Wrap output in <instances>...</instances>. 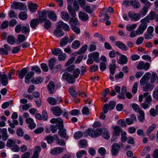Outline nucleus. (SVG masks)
Masks as SVG:
<instances>
[{
  "instance_id": "f257e3e1",
  "label": "nucleus",
  "mask_w": 158,
  "mask_h": 158,
  "mask_svg": "<svg viewBox=\"0 0 158 158\" xmlns=\"http://www.w3.org/2000/svg\"><path fill=\"white\" fill-rule=\"evenodd\" d=\"M69 72L73 73V75L65 72L62 75V78L65 79L69 84H73L75 81V78H77L80 73V70H68Z\"/></svg>"
},
{
  "instance_id": "f03ea898",
  "label": "nucleus",
  "mask_w": 158,
  "mask_h": 158,
  "mask_svg": "<svg viewBox=\"0 0 158 158\" xmlns=\"http://www.w3.org/2000/svg\"><path fill=\"white\" fill-rule=\"evenodd\" d=\"M74 34H72V35L69 37L66 36L62 38L60 42V47H64L67 45L68 43H71L75 37H74Z\"/></svg>"
},
{
  "instance_id": "7ed1b4c3",
  "label": "nucleus",
  "mask_w": 158,
  "mask_h": 158,
  "mask_svg": "<svg viewBox=\"0 0 158 158\" xmlns=\"http://www.w3.org/2000/svg\"><path fill=\"white\" fill-rule=\"evenodd\" d=\"M102 132V130L101 128H98L95 131L91 128H89L86 131V133L90 136L94 137L100 135Z\"/></svg>"
},
{
  "instance_id": "20e7f679",
  "label": "nucleus",
  "mask_w": 158,
  "mask_h": 158,
  "mask_svg": "<svg viewBox=\"0 0 158 158\" xmlns=\"http://www.w3.org/2000/svg\"><path fill=\"white\" fill-rule=\"evenodd\" d=\"M150 20L148 17L147 16L140 20L141 23L139 25V27L143 31H144L147 27V23L150 22Z\"/></svg>"
},
{
  "instance_id": "39448f33",
  "label": "nucleus",
  "mask_w": 158,
  "mask_h": 158,
  "mask_svg": "<svg viewBox=\"0 0 158 158\" xmlns=\"http://www.w3.org/2000/svg\"><path fill=\"white\" fill-rule=\"evenodd\" d=\"M47 101L52 106L59 104L62 101L60 98L57 97L56 98L53 97H49L48 98Z\"/></svg>"
},
{
  "instance_id": "423d86ee",
  "label": "nucleus",
  "mask_w": 158,
  "mask_h": 158,
  "mask_svg": "<svg viewBox=\"0 0 158 158\" xmlns=\"http://www.w3.org/2000/svg\"><path fill=\"white\" fill-rule=\"evenodd\" d=\"M151 75V73L149 72L145 73L140 81V84L142 85H144L149 80Z\"/></svg>"
},
{
  "instance_id": "0eeeda50",
  "label": "nucleus",
  "mask_w": 158,
  "mask_h": 158,
  "mask_svg": "<svg viewBox=\"0 0 158 158\" xmlns=\"http://www.w3.org/2000/svg\"><path fill=\"white\" fill-rule=\"evenodd\" d=\"M13 9L15 10H23L26 7V5L20 2H13L12 5Z\"/></svg>"
},
{
  "instance_id": "6e6552de",
  "label": "nucleus",
  "mask_w": 158,
  "mask_h": 158,
  "mask_svg": "<svg viewBox=\"0 0 158 158\" xmlns=\"http://www.w3.org/2000/svg\"><path fill=\"white\" fill-rule=\"evenodd\" d=\"M150 66V64L148 62L144 63L143 61L139 62L137 64V69H148Z\"/></svg>"
},
{
  "instance_id": "1a4fd4ad",
  "label": "nucleus",
  "mask_w": 158,
  "mask_h": 158,
  "mask_svg": "<svg viewBox=\"0 0 158 158\" xmlns=\"http://www.w3.org/2000/svg\"><path fill=\"white\" fill-rule=\"evenodd\" d=\"M120 148V146L119 144L116 143L112 145L111 152L113 156H116L118 155Z\"/></svg>"
},
{
  "instance_id": "9d476101",
  "label": "nucleus",
  "mask_w": 158,
  "mask_h": 158,
  "mask_svg": "<svg viewBox=\"0 0 158 158\" xmlns=\"http://www.w3.org/2000/svg\"><path fill=\"white\" fill-rule=\"evenodd\" d=\"M3 48H0V53L6 55L8 54V52L11 49L10 47L7 44H5L3 46Z\"/></svg>"
},
{
  "instance_id": "9b49d317",
  "label": "nucleus",
  "mask_w": 158,
  "mask_h": 158,
  "mask_svg": "<svg viewBox=\"0 0 158 158\" xmlns=\"http://www.w3.org/2000/svg\"><path fill=\"white\" fill-rule=\"evenodd\" d=\"M63 126V123H57L50 126V129L53 133H55L57 132L58 129H60V127Z\"/></svg>"
},
{
  "instance_id": "f8f14e48",
  "label": "nucleus",
  "mask_w": 158,
  "mask_h": 158,
  "mask_svg": "<svg viewBox=\"0 0 158 158\" xmlns=\"http://www.w3.org/2000/svg\"><path fill=\"white\" fill-rule=\"evenodd\" d=\"M51 110L53 112L54 115L59 116L62 113V111L61 108L59 106L52 107Z\"/></svg>"
},
{
  "instance_id": "ddd939ff",
  "label": "nucleus",
  "mask_w": 158,
  "mask_h": 158,
  "mask_svg": "<svg viewBox=\"0 0 158 158\" xmlns=\"http://www.w3.org/2000/svg\"><path fill=\"white\" fill-rule=\"evenodd\" d=\"M120 56L117 60L118 63L120 64H126L128 62L127 57L124 55L120 54Z\"/></svg>"
},
{
  "instance_id": "4468645a",
  "label": "nucleus",
  "mask_w": 158,
  "mask_h": 158,
  "mask_svg": "<svg viewBox=\"0 0 158 158\" xmlns=\"http://www.w3.org/2000/svg\"><path fill=\"white\" fill-rule=\"evenodd\" d=\"M128 16L132 21H136L140 18V15L138 13H134L133 12H129L128 13Z\"/></svg>"
},
{
  "instance_id": "2eb2a0df",
  "label": "nucleus",
  "mask_w": 158,
  "mask_h": 158,
  "mask_svg": "<svg viewBox=\"0 0 158 158\" xmlns=\"http://www.w3.org/2000/svg\"><path fill=\"white\" fill-rule=\"evenodd\" d=\"M143 31L139 27L137 30L135 31H131L130 34V36L131 38L135 37L137 35H140L142 34Z\"/></svg>"
},
{
  "instance_id": "dca6fc26",
  "label": "nucleus",
  "mask_w": 158,
  "mask_h": 158,
  "mask_svg": "<svg viewBox=\"0 0 158 158\" xmlns=\"http://www.w3.org/2000/svg\"><path fill=\"white\" fill-rule=\"evenodd\" d=\"M66 129L64 128V125L63 123V126L60 127L58 132V134L61 138H64L66 136Z\"/></svg>"
},
{
  "instance_id": "f3484780",
  "label": "nucleus",
  "mask_w": 158,
  "mask_h": 158,
  "mask_svg": "<svg viewBox=\"0 0 158 158\" xmlns=\"http://www.w3.org/2000/svg\"><path fill=\"white\" fill-rule=\"evenodd\" d=\"M78 16L80 19L84 21H87L89 18L88 15L87 13L82 11L79 12Z\"/></svg>"
},
{
  "instance_id": "a211bd4d",
  "label": "nucleus",
  "mask_w": 158,
  "mask_h": 158,
  "mask_svg": "<svg viewBox=\"0 0 158 158\" xmlns=\"http://www.w3.org/2000/svg\"><path fill=\"white\" fill-rule=\"evenodd\" d=\"M99 53L98 52H94L89 54L88 55V57L93 58L94 61L98 63L99 62Z\"/></svg>"
},
{
  "instance_id": "6ab92c4d",
  "label": "nucleus",
  "mask_w": 158,
  "mask_h": 158,
  "mask_svg": "<svg viewBox=\"0 0 158 158\" xmlns=\"http://www.w3.org/2000/svg\"><path fill=\"white\" fill-rule=\"evenodd\" d=\"M57 26L60 29L62 28L65 31H68L69 29V26L62 21H60L58 23Z\"/></svg>"
},
{
  "instance_id": "aec40b11",
  "label": "nucleus",
  "mask_w": 158,
  "mask_h": 158,
  "mask_svg": "<svg viewBox=\"0 0 158 158\" xmlns=\"http://www.w3.org/2000/svg\"><path fill=\"white\" fill-rule=\"evenodd\" d=\"M7 130L6 128H4L1 131L0 128V139L1 137L3 140H6L8 139V136L7 135Z\"/></svg>"
},
{
  "instance_id": "412c9836",
  "label": "nucleus",
  "mask_w": 158,
  "mask_h": 158,
  "mask_svg": "<svg viewBox=\"0 0 158 158\" xmlns=\"http://www.w3.org/2000/svg\"><path fill=\"white\" fill-rule=\"evenodd\" d=\"M39 19L40 22L41 23L43 22L44 21H46L47 18V12L45 11L42 12L40 13H39Z\"/></svg>"
},
{
  "instance_id": "4be33fe9",
  "label": "nucleus",
  "mask_w": 158,
  "mask_h": 158,
  "mask_svg": "<svg viewBox=\"0 0 158 158\" xmlns=\"http://www.w3.org/2000/svg\"><path fill=\"white\" fill-rule=\"evenodd\" d=\"M1 76L0 79L1 80L2 85L3 86H6L8 84V81L7 76L6 74H2L0 73Z\"/></svg>"
},
{
  "instance_id": "5701e85b",
  "label": "nucleus",
  "mask_w": 158,
  "mask_h": 158,
  "mask_svg": "<svg viewBox=\"0 0 158 158\" xmlns=\"http://www.w3.org/2000/svg\"><path fill=\"white\" fill-rule=\"evenodd\" d=\"M116 45L119 48L126 51L127 50V46L121 42L119 41H116L115 43Z\"/></svg>"
},
{
  "instance_id": "b1692460",
  "label": "nucleus",
  "mask_w": 158,
  "mask_h": 158,
  "mask_svg": "<svg viewBox=\"0 0 158 158\" xmlns=\"http://www.w3.org/2000/svg\"><path fill=\"white\" fill-rule=\"evenodd\" d=\"M53 33L56 36L58 37L62 36L64 34V32L61 30V29L59 27H57V28L54 30Z\"/></svg>"
},
{
  "instance_id": "393cba45",
  "label": "nucleus",
  "mask_w": 158,
  "mask_h": 158,
  "mask_svg": "<svg viewBox=\"0 0 158 158\" xmlns=\"http://www.w3.org/2000/svg\"><path fill=\"white\" fill-rule=\"evenodd\" d=\"M143 88V90L144 91H152L154 88V86L150 83H147L145 84Z\"/></svg>"
},
{
  "instance_id": "a878e982",
  "label": "nucleus",
  "mask_w": 158,
  "mask_h": 158,
  "mask_svg": "<svg viewBox=\"0 0 158 158\" xmlns=\"http://www.w3.org/2000/svg\"><path fill=\"white\" fill-rule=\"evenodd\" d=\"M47 87L49 93L51 94L53 93L55 87L54 82L52 81H51L48 85Z\"/></svg>"
},
{
  "instance_id": "bb28decb",
  "label": "nucleus",
  "mask_w": 158,
  "mask_h": 158,
  "mask_svg": "<svg viewBox=\"0 0 158 158\" xmlns=\"http://www.w3.org/2000/svg\"><path fill=\"white\" fill-rule=\"evenodd\" d=\"M39 21L38 19H32L30 22V25L31 28H35L39 24Z\"/></svg>"
},
{
  "instance_id": "cd10ccee",
  "label": "nucleus",
  "mask_w": 158,
  "mask_h": 158,
  "mask_svg": "<svg viewBox=\"0 0 158 158\" xmlns=\"http://www.w3.org/2000/svg\"><path fill=\"white\" fill-rule=\"evenodd\" d=\"M130 4L135 9L139 8L141 6L139 2L134 0H131L130 1Z\"/></svg>"
},
{
  "instance_id": "c85d7f7f",
  "label": "nucleus",
  "mask_w": 158,
  "mask_h": 158,
  "mask_svg": "<svg viewBox=\"0 0 158 158\" xmlns=\"http://www.w3.org/2000/svg\"><path fill=\"white\" fill-rule=\"evenodd\" d=\"M69 23L71 25V27L78 24V20L75 17H72L69 19Z\"/></svg>"
},
{
  "instance_id": "c756f323",
  "label": "nucleus",
  "mask_w": 158,
  "mask_h": 158,
  "mask_svg": "<svg viewBox=\"0 0 158 158\" xmlns=\"http://www.w3.org/2000/svg\"><path fill=\"white\" fill-rule=\"evenodd\" d=\"M113 129L114 130L113 134L116 136H119L122 131L121 128L118 126L114 127Z\"/></svg>"
},
{
  "instance_id": "7c9ffc66",
  "label": "nucleus",
  "mask_w": 158,
  "mask_h": 158,
  "mask_svg": "<svg viewBox=\"0 0 158 158\" xmlns=\"http://www.w3.org/2000/svg\"><path fill=\"white\" fill-rule=\"evenodd\" d=\"M48 18L53 21H55L56 20L57 16L56 14L53 12L49 11L48 12Z\"/></svg>"
},
{
  "instance_id": "2f4dec72",
  "label": "nucleus",
  "mask_w": 158,
  "mask_h": 158,
  "mask_svg": "<svg viewBox=\"0 0 158 158\" xmlns=\"http://www.w3.org/2000/svg\"><path fill=\"white\" fill-rule=\"evenodd\" d=\"M38 5L35 3H31L29 6L30 10L33 12H35L37 9Z\"/></svg>"
},
{
  "instance_id": "473e14b6",
  "label": "nucleus",
  "mask_w": 158,
  "mask_h": 158,
  "mask_svg": "<svg viewBox=\"0 0 158 158\" xmlns=\"http://www.w3.org/2000/svg\"><path fill=\"white\" fill-rule=\"evenodd\" d=\"M61 16L62 18L65 21H68L69 19L70 16L67 12H61Z\"/></svg>"
},
{
  "instance_id": "72a5a7b5",
  "label": "nucleus",
  "mask_w": 158,
  "mask_h": 158,
  "mask_svg": "<svg viewBox=\"0 0 158 158\" xmlns=\"http://www.w3.org/2000/svg\"><path fill=\"white\" fill-rule=\"evenodd\" d=\"M48 66L50 69L53 68V67L56 64V60L54 58H51L48 60Z\"/></svg>"
},
{
  "instance_id": "f704fd0d",
  "label": "nucleus",
  "mask_w": 158,
  "mask_h": 158,
  "mask_svg": "<svg viewBox=\"0 0 158 158\" xmlns=\"http://www.w3.org/2000/svg\"><path fill=\"white\" fill-rule=\"evenodd\" d=\"M80 46V42L78 40H76L73 41L71 45L72 48L76 49H77Z\"/></svg>"
},
{
  "instance_id": "c9c22d12",
  "label": "nucleus",
  "mask_w": 158,
  "mask_h": 158,
  "mask_svg": "<svg viewBox=\"0 0 158 158\" xmlns=\"http://www.w3.org/2000/svg\"><path fill=\"white\" fill-rule=\"evenodd\" d=\"M87 47L86 44L83 45L77 52V54L82 55L86 52Z\"/></svg>"
},
{
  "instance_id": "e433bc0d",
  "label": "nucleus",
  "mask_w": 158,
  "mask_h": 158,
  "mask_svg": "<svg viewBox=\"0 0 158 158\" xmlns=\"http://www.w3.org/2000/svg\"><path fill=\"white\" fill-rule=\"evenodd\" d=\"M27 13L24 12H21L19 15V18L23 20H25L27 19Z\"/></svg>"
},
{
  "instance_id": "4c0bfd02",
  "label": "nucleus",
  "mask_w": 158,
  "mask_h": 158,
  "mask_svg": "<svg viewBox=\"0 0 158 158\" xmlns=\"http://www.w3.org/2000/svg\"><path fill=\"white\" fill-rule=\"evenodd\" d=\"M29 25L22 26L21 31L22 33L25 34L29 32Z\"/></svg>"
},
{
  "instance_id": "58836bf2",
  "label": "nucleus",
  "mask_w": 158,
  "mask_h": 158,
  "mask_svg": "<svg viewBox=\"0 0 158 158\" xmlns=\"http://www.w3.org/2000/svg\"><path fill=\"white\" fill-rule=\"evenodd\" d=\"M138 113L139 114V115L138 116V119L139 120L140 122H142L144 119V112L141 110Z\"/></svg>"
},
{
  "instance_id": "ea45409f",
  "label": "nucleus",
  "mask_w": 158,
  "mask_h": 158,
  "mask_svg": "<svg viewBox=\"0 0 158 158\" xmlns=\"http://www.w3.org/2000/svg\"><path fill=\"white\" fill-rule=\"evenodd\" d=\"M43 81V78L40 77H38L35 79H32L31 81L32 83L35 84H39L41 83Z\"/></svg>"
},
{
  "instance_id": "a19ab883",
  "label": "nucleus",
  "mask_w": 158,
  "mask_h": 158,
  "mask_svg": "<svg viewBox=\"0 0 158 158\" xmlns=\"http://www.w3.org/2000/svg\"><path fill=\"white\" fill-rule=\"evenodd\" d=\"M137 24H134L132 25L127 24L126 26V30L129 31H131L133 30L136 27Z\"/></svg>"
},
{
  "instance_id": "79ce46f5",
  "label": "nucleus",
  "mask_w": 158,
  "mask_h": 158,
  "mask_svg": "<svg viewBox=\"0 0 158 158\" xmlns=\"http://www.w3.org/2000/svg\"><path fill=\"white\" fill-rule=\"evenodd\" d=\"M102 136L104 139H108L110 137V133L107 130L105 129L103 130L102 133Z\"/></svg>"
},
{
  "instance_id": "37998d69",
  "label": "nucleus",
  "mask_w": 158,
  "mask_h": 158,
  "mask_svg": "<svg viewBox=\"0 0 158 158\" xmlns=\"http://www.w3.org/2000/svg\"><path fill=\"white\" fill-rule=\"evenodd\" d=\"M15 38L12 35L9 36L7 38L8 43L11 44H13L15 43Z\"/></svg>"
},
{
  "instance_id": "c03bdc74",
  "label": "nucleus",
  "mask_w": 158,
  "mask_h": 158,
  "mask_svg": "<svg viewBox=\"0 0 158 158\" xmlns=\"http://www.w3.org/2000/svg\"><path fill=\"white\" fill-rule=\"evenodd\" d=\"M109 68V69H115L116 68H118L116 64V61L114 59L112 60L111 62L110 63Z\"/></svg>"
},
{
  "instance_id": "a18cd8bd",
  "label": "nucleus",
  "mask_w": 158,
  "mask_h": 158,
  "mask_svg": "<svg viewBox=\"0 0 158 158\" xmlns=\"http://www.w3.org/2000/svg\"><path fill=\"white\" fill-rule=\"evenodd\" d=\"M156 13L155 12L151 11L147 16L148 17L150 20H152L156 19Z\"/></svg>"
},
{
  "instance_id": "49530a36",
  "label": "nucleus",
  "mask_w": 158,
  "mask_h": 158,
  "mask_svg": "<svg viewBox=\"0 0 158 158\" xmlns=\"http://www.w3.org/2000/svg\"><path fill=\"white\" fill-rule=\"evenodd\" d=\"M156 125L155 124H153L149 127L146 133L148 135L150 133L153 131L154 129L156 128Z\"/></svg>"
},
{
  "instance_id": "de8ad7c7",
  "label": "nucleus",
  "mask_w": 158,
  "mask_h": 158,
  "mask_svg": "<svg viewBox=\"0 0 158 158\" xmlns=\"http://www.w3.org/2000/svg\"><path fill=\"white\" fill-rule=\"evenodd\" d=\"M148 12V9L146 7H143L139 12L140 16H144Z\"/></svg>"
},
{
  "instance_id": "09e8293b",
  "label": "nucleus",
  "mask_w": 158,
  "mask_h": 158,
  "mask_svg": "<svg viewBox=\"0 0 158 158\" xmlns=\"http://www.w3.org/2000/svg\"><path fill=\"white\" fill-rule=\"evenodd\" d=\"M69 91L70 94L72 96L76 97L77 96V93L75 90L72 87H70L69 89Z\"/></svg>"
},
{
  "instance_id": "8fccbe9b",
  "label": "nucleus",
  "mask_w": 158,
  "mask_h": 158,
  "mask_svg": "<svg viewBox=\"0 0 158 158\" xmlns=\"http://www.w3.org/2000/svg\"><path fill=\"white\" fill-rule=\"evenodd\" d=\"M83 9L86 12L89 14H91L93 12V10L91 9L90 6L88 5L85 6Z\"/></svg>"
},
{
  "instance_id": "3c124183",
  "label": "nucleus",
  "mask_w": 158,
  "mask_h": 158,
  "mask_svg": "<svg viewBox=\"0 0 158 158\" xmlns=\"http://www.w3.org/2000/svg\"><path fill=\"white\" fill-rule=\"evenodd\" d=\"M150 81L151 83H153L156 79L158 78V77L157 74L155 73H153L152 75H151Z\"/></svg>"
},
{
  "instance_id": "603ef678",
  "label": "nucleus",
  "mask_w": 158,
  "mask_h": 158,
  "mask_svg": "<svg viewBox=\"0 0 158 158\" xmlns=\"http://www.w3.org/2000/svg\"><path fill=\"white\" fill-rule=\"evenodd\" d=\"M52 53L55 56H59L60 54H62V51L61 50L58 48L54 49L52 51Z\"/></svg>"
},
{
  "instance_id": "864d4df0",
  "label": "nucleus",
  "mask_w": 158,
  "mask_h": 158,
  "mask_svg": "<svg viewBox=\"0 0 158 158\" xmlns=\"http://www.w3.org/2000/svg\"><path fill=\"white\" fill-rule=\"evenodd\" d=\"M83 133L81 131H78L75 133L74 138L77 139L81 138L83 136Z\"/></svg>"
},
{
  "instance_id": "5fc2aeb1",
  "label": "nucleus",
  "mask_w": 158,
  "mask_h": 158,
  "mask_svg": "<svg viewBox=\"0 0 158 158\" xmlns=\"http://www.w3.org/2000/svg\"><path fill=\"white\" fill-rule=\"evenodd\" d=\"M83 57H84V59H85L86 58V56L85 55L84 56V55L80 54V56H78L77 59L75 60V63L77 64L80 63Z\"/></svg>"
},
{
  "instance_id": "6e6d98bb",
  "label": "nucleus",
  "mask_w": 158,
  "mask_h": 158,
  "mask_svg": "<svg viewBox=\"0 0 158 158\" xmlns=\"http://www.w3.org/2000/svg\"><path fill=\"white\" fill-rule=\"evenodd\" d=\"M71 29L76 34L78 35L80 33L81 31L80 28L76 26L71 27Z\"/></svg>"
},
{
  "instance_id": "4d7b16f0",
  "label": "nucleus",
  "mask_w": 158,
  "mask_h": 158,
  "mask_svg": "<svg viewBox=\"0 0 158 158\" xmlns=\"http://www.w3.org/2000/svg\"><path fill=\"white\" fill-rule=\"evenodd\" d=\"M46 139L48 143L51 144L52 143L54 140V138L52 136L50 135L46 137Z\"/></svg>"
},
{
  "instance_id": "13d9d810",
  "label": "nucleus",
  "mask_w": 158,
  "mask_h": 158,
  "mask_svg": "<svg viewBox=\"0 0 158 158\" xmlns=\"http://www.w3.org/2000/svg\"><path fill=\"white\" fill-rule=\"evenodd\" d=\"M133 109L136 112H139L141 110L140 109L139 106L136 103H134L132 105Z\"/></svg>"
},
{
  "instance_id": "bf43d9fd",
  "label": "nucleus",
  "mask_w": 158,
  "mask_h": 158,
  "mask_svg": "<svg viewBox=\"0 0 158 158\" xmlns=\"http://www.w3.org/2000/svg\"><path fill=\"white\" fill-rule=\"evenodd\" d=\"M27 72V70H21L19 75V78L21 79L23 78Z\"/></svg>"
},
{
  "instance_id": "052dcab7",
  "label": "nucleus",
  "mask_w": 158,
  "mask_h": 158,
  "mask_svg": "<svg viewBox=\"0 0 158 158\" xmlns=\"http://www.w3.org/2000/svg\"><path fill=\"white\" fill-rule=\"evenodd\" d=\"M15 144V142L12 139H8L6 143V146L9 148L12 147Z\"/></svg>"
},
{
  "instance_id": "680f3d73",
  "label": "nucleus",
  "mask_w": 158,
  "mask_h": 158,
  "mask_svg": "<svg viewBox=\"0 0 158 158\" xmlns=\"http://www.w3.org/2000/svg\"><path fill=\"white\" fill-rule=\"evenodd\" d=\"M16 134L19 136L23 137L24 135V132L23 129L21 127L18 129L16 131Z\"/></svg>"
},
{
  "instance_id": "e2e57ef3",
  "label": "nucleus",
  "mask_w": 158,
  "mask_h": 158,
  "mask_svg": "<svg viewBox=\"0 0 158 158\" xmlns=\"http://www.w3.org/2000/svg\"><path fill=\"white\" fill-rule=\"evenodd\" d=\"M116 104V103L115 102L111 101L108 104V107L109 110H112L114 108Z\"/></svg>"
},
{
  "instance_id": "0e129e2a",
  "label": "nucleus",
  "mask_w": 158,
  "mask_h": 158,
  "mask_svg": "<svg viewBox=\"0 0 158 158\" xmlns=\"http://www.w3.org/2000/svg\"><path fill=\"white\" fill-rule=\"evenodd\" d=\"M44 27L46 29H49L51 27V24L50 21L48 19L45 21Z\"/></svg>"
},
{
  "instance_id": "69168bd1",
  "label": "nucleus",
  "mask_w": 158,
  "mask_h": 158,
  "mask_svg": "<svg viewBox=\"0 0 158 158\" xmlns=\"http://www.w3.org/2000/svg\"><path fill=\"white\" fill-rule=\"evenodd\" d=\"M98 152L101 155L104 156L106 152V150L103 147H100L98 150Z\"/></svg>"
},
{
  "instance_id": "338daca9",
  "label": "nucleus",
  "mask_w": 158,
  "mask_h": 158,
  "mask_svg": "<svg viewBox=\"0 0 158 158\" xmlns=\"http://www.w3.org/2000/svg\"><path fill=\"white\" fill-rule=\"evenodd\" d=\"M18 40L19 43H22L25 40V37L23 34L19 35L18 36Z\"/></svg>"
},
{
  "instance_id": "774afa93",
  "label": "nucleus",
  "mask_w": 158,
  "mask_h": 158,
  "mask_svg": "<svg viewBox=\"0 0 158 158\" xmlns=\"http://www.w3.org/2000/svg\"><path fill=\"white\" fill-rule=\"evenodd\" d=\"M86 152L84 150H82L78 152L77 154V158H81L83 156V155H86Z\"/></svg>"
}]
</instances>
